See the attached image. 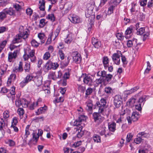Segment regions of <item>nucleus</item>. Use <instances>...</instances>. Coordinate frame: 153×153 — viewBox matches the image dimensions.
Listing matches in <instances>:
<instances>
[{"mask_svg": "<svg viewBox=\"0 0 153 153\" xmlns=\"http://www.w3.org/2000/svg\"><path fill=\"white\" fill-rule=\"evenodd\" d=\"M64 153H72L73 150L68 148H65L63 149Z\"/></svg>", "mask_w": 153, "mask_h": 153, "instance_id": "obj_44", "label": "nucleus"}, {"mask_svg": "<svg viewBox=\"0 0 153 153\" xmlns=\"http://www.w3.org/2000/svg\"><path fill=\"white\" fill-rule=\"evenodd\" d=\"M45 1L44 0H39V8L40 10L43 11L41 15V17H44L46 14L45 10Z\"/></svg>", "mask_w": 153, "mask_h": 153, "instance_id": "obj_9", "label": "nucleus"}, {"mask_svg": "<svg viewBox=\"0 0 153 153\" xmlns=\"http://www.w3.org/2000/svg\"><path fill=\"white\" fill-rule=\"evenodd\" d=\"M145 31L144 28L141 27L137 31V35H141L143 34Z\"/></svg>", "mask_w": 153, "mask_h": 153, "instance_id": "obj_45", "label": "nucleus"}, {"mask_svg": "<svg viewBox=\"0 0 153 153\" xmlns=\"http://www.w3.org/2000/svg\"><path fill=\"white\" fill-rule=\"evenodd\" d=\"M106 103V100L104 98L102 99L100 102H97L96 108L98 109L99 112L102 113L103 111Z\"/></svg>", "mask_w": 153, "mask_h": 153, "instance_id": "obj_4", "label": "nucleus"}, {"mask_svg": "<svg viewBox=\"0 0 153 153\" xmlns=\"http://www.w3.org/2000/svg\"><path fill=\"white\" fill-rule=\"evenodd\" d=\"M81 141H77V142H76L74 143L72 145V147H74L75 148H76L79 146L81 145Z\"/></svg>", "mask_w": 153, "mask_h": 153, "instance_id": "obj_55", "label": "nucleus"}, {"mask_svg": "<svg viewBox=\"0 0 153 153\" xmlns=\"http://www.w3.org/2000/svg\"><path fill=\"white\" fill-rule=\"evenodd\" d=\"M60 27H58L54 32V34H55V39L58 36L59 34V33L60 32Z\"/></svg>", "mask_w": 153, "mask_h": 153, "instance_id": "obj_47", "label": "nucleus"}, {"mask_svg": "<svg viewBox=\"0 0 153 153\" xmlns=\"http://www.w3.org/2000/svg\"><path fill=\"white\" fill-rule=\"evenodd\" d=\"M102 62L105 68H106L108 67L109 60L107 56H104L102 59Z\"/></svg>", "mask_w": 153, "mask_h": 153, "instance_id": "obj_23", "label": "nucleus"}, {"mask_svg": "<svg viewBox=\"0 0 153 153\" xmlns=\"http://www.w3.org/2000/svg\"><path fill=\"white\" fill-rule=\"evenodd\" d=\"M23 57L25 61H27L29 58V57L27 53V50L25 51V53L23 55Z\"/></svg>", "mask_w": 153, "mask_h": 153, "instance_id": "obj_49", "label": "nucleus"}, {"mask_svg": "<svg viewBox=\"0 0 153 153\" xmlns=\"http://www.w3.org/2000/svg\"><path fill=\"white\" fill-rule=\"evenodd\" d=\"M38 106V102H33L31 104L29 107V108L31 110H32L35 109Z\"/></svg>", "mask_w": 153, "mask_h": 153, "instance_id": "obj_40", "label": "nucleus"}, {"mask_svg": "<svg viewBox=\"0 0 153 153\" xmlns=\"http://www.w3.org/2000/svg\"><path fill=\"white\" fill-rule=\"evenodd\" d=\"M33 77L31 75H28L24 80L23 81V82L25 84L27 83L28 82L30 81L33 79Z\"/></svg>", "mask_w": 153, "mask_h": 153, "instance_id": "obj_25", "label": "nucleus"}, {"mask_svg": "<svg viewBox=\"0 0 153 153\" xmlns=\"http://www.w3.org/2000/svg\"><path fill=\"white\" fill-rule=\"evenodd\" d=\"M32 46L36 48L37 47L39 44L37 42L35 39H33L31 42Z\"/></svg>", "mask_w": 153, "mask_h": 153, "instance_id": "obj_39", "label": "nucleus"}, {"mask_svg": "<svg viewBox=\"0 0 153 153\" xmlns=\"http://www.w3.org/2000/svg\"><path fill=\"white\" fill-rule=\"evenodd\" d=\"M71 22L75 24L79 23L81 22V20L79 17L76 16H73L71 20Z\"/></svg>", "mask_w": 153, "mask_h": 153, "instance_id": "obj_21", "label": "nucleus"}, {"mask_svg": "<svg viewBox=\"0 0 153 153\" xmlns=\"http://www.w3.org/2000/svg\"><path fill=\"white\" fill-rule=\"evenodd\" d=\"M8 28L7 27H0V33H2L8 30Z\"/></svg>", "mask_w": 153, "mask_h": 153, "instance_id": "obj_60", "label": "nucleus"}, {"mask_svg": "<svg viewBox=\"0 0 153 153\" xmlns=\"http://www.w3.org/2000/svg\"><path fill=\"white\" fill-rule=\"evenodd\" d=\"M116 36L118 40H121L123 39L124 37L122 33H118L116 34Z\"/></svg>", "mask_w": 153, "mask_h": 153, "instance_id": "obj_41", "label": "nucleus"}, {"mask_svg": "<svg viewBox=\"0 0 153 153\" xmlns=\"http://www.w3.org/2000/svg\"><path fill=\"white\" fill-rule=\"evenodd\" d=\"M30 128V125H27L25 128V138H26L28 135L30 134V132L29 131Z\"/></svg>", "mask_w": 153, "mask_h": 153, "instance_id": "obj_36", "label": "nucleus"}, {"mask_svg": "<svg viewBox=\"0 0 153 153\" xmlns=\"http://www.w3.org/2000/svg\"><path fill=\"white\" fill-rule=\"evenodd\" d=\"M122 117H121V116H120L119 117H118L115 120L116 123L120 124L122 123Z\"/></svg>", "mask_w": 153, "mask_h": 153, "instance_id": "obj_64", "label": "nucleus"}, {"mask_svg": "<svg viewBox=\"0 0 153 153\" xmlns=\"http://www.w3.org/2000/svg\"><path fill=\"white\" fill-rule=\"evenodd\" d=\"M64 99L62 96L60 97L59 99L58 98H56L55 99L53 100V102L54 103L56 104V103L62 102L63 101Z\"/></svg>", "mask_w": 153, "mask_h": 153, "instance_id": "obj_33", "label": "nucleus"}, {"mask_svg": "<svg viewBox=\"0 0 153 153\" xmlns=\"http://www.w3.org/2000/svg\"><path fill=\"white\" fill-rule=\"evenodd\" d=\"M21 102L22 99H20L19 97L16 99L15 102V104L16 106L18 107H19L21 105H22V102Z\"/></svg>", "mask_w": 153, "mask_h": 153, "instance_id": "obj_29", "label": "nucleus"}, {"mask_svg": "<svg viewBox=\"0 0 153 153\" xmlns=\"http://www.w3.org/2000/svg\"><path fill=\"white\" fill-rule=\"evenodd\" d=\"M24 70L25 72H28L30 70V64L27 62H25V64L24 67Z\"/></svg>", "mask_w": 153, "mask_h": 153, "instance_id": "obj_31", "label": "nucleus"}, {"mask_svg": "<svg viewBox=\"0 0 153 153\" xmlns=\"http://www.w3.org/2000/svg\"><path fill=\"white\" fill-rule=\"evenodd\" d=\"M114 7V6L113 5L109 7L108 11V15H110L113 13Z\"/></svg>", "mask_w": 153, "mask_h": 153, "instance_id": "obj_48", "label": "nucleus"}, {"mask_svg": "<svg viewBox=\"0 0 153 153\" xmlns=\"http://www.w3.org/2000/svg\"><path fill=\"white\" fill-rule=\"evenodd\" d=\"M116 123L113 122L108 124L109 130L105 127L103 128L100 132V134L102 136H104V137L107 138L109 137L112 134L110 131L114 132L116 130Z\"/></svg>", "mask_w": 153, "mask_h": 153, "instance_id": "obj_1", "label": "nucleus"}, {"mask_svg": "<svg viewBox=\"0 0 153 153\" xmlns=\"http://www.w3.org/2000/svg\"><path fill=\"white\" fill-rule=\"evenodd\" d=\"M93 91L92 88H88L86 91L85 94L87 95H90L92 92Z\"/></svg>", "mask_w": 153, "mask_h": 153, "instance_id": "obj_51", "label": "nucleus"}, {"mask_svg": "<svg viewBox=\"0 0 153 153\" xmlns=\"http://www.w3.org/2000/svg\"><path fill=\"white\" fill-rule=\"evenodd\" d=\"M122 55L120 51H117L116 53L113 54L112 56L113 61L114 63L117 65H119L120 63V58Z\"/></svg>", "mask_w": 153, "mask_h": 153, "instance_id": "obj_5", "label": "nucleus"}, {"mask_svg": "<svg viewBox=\"0 0 153 153\" xmlns=\"http://www.w3.org/2000/svg\"><path fill=\"white\" fill-rule=\"evenodd\" d=\"M47 18L48 19L51 20L53 22H54L55 20V17L53 14H48Z\"/></svg>", "mask_w": 153, "mask_h": 153, "instance_id": "obj_38", "label": "nucleus"}, {"mask_svg": "<svg viewBox=\"0 0 153 153\" xmlns=\"http://www.w3.org/2000/svg\"><path fill=\"white\" fill-rule=\"evenodd\" d=\"M121 59L123 65H126L127 63V61L126 60V59L125 56H123L122 55L121 56Z\"/></svg>", "mask_w": 153, "mask_h": 153, "instance_id": "obj_63", "label": "nucleus"}, {"mask_svg": "<svg viewBox=\"0 0 153 153\" xmlns=\"http://www.w3.org/2000/svg\"><path fill=\"white\" fill-rule=\"evenodd\" d=\"M33 137L34 140H35L36 142H37L39 137L38 134L33 133Z\"/></svg>", "mask_w": 153, "mask_h": 153, "instance_id": "obj_56", "label": "nucleus"}, {"mask_svg": "<svg viewBox=\"0 0 153 153\" xmlns=\"http://www.w3.org/2000/svg\"><path fill=\"white\" fill-rule=\"evenodd\" d=\"M105 91L106 93L108 94L112 93L113 92L112 89L110 87L105 88Z\"/></svg>", "mask_w": 153, "mask_h": 153, "instance_id": "obj_53", "label": "nucleus"}, {"mask_svg": "<svg viewBox=\"0 0 153 153\" xmlns=\"http://www.w3.org/2000/svg\"><path fill=\"white\" fill-rule=\"evenodd\" d=\"M59 57L62 60H63L64 58L65 54L63 53L62 50L60 49L59 51Z\"/></svg>", "mask_w": 153, "mask_h": 153, "instance_id": "obj_50", "label": "nucleus"}, {"mask_svg": "<svg viewBox=\"0 0 153 153\" xmlns=\"http://www.w3.org/2000/svg\"><path fill=\"white\" fill-rule=\"evenodd\" d=\"M122 102L121 96H114V103L117 108H119Z\"/></svg>", "mask_w": 153, "mask_h": 153, "instance_id": "obj_11", "label": "nucleus"}, {"mask_svg": "<svg viewBox=\"0 0 153 153\" xmlns=\"http://www.w3.org/2000/svg\"><path fill=\"white\" fill-rule=\"evenodd\" d=\"M50 56V53L48 52H46L44 54L43 56V59H44L47 60Z\"/></svg>", "mask_w": 153, "mask_h": 153, "instance_id": "obj_58", "label": "nucleus"}, {"mask_svg": "<svg viewBox=\"0 0 153 153\" xmlns=\"http://www.w3.org/2000/svg\"><path fill=\"white\" fill-rule=\"evenodd\" d=\"M112 76V75L110 74H107L106 76L105 77V79L107 82H109L111 80Z\"/></svg>", "mask_w": 153, "mask_h": 153, "instance_id": "obj_54", "label": "nucleus"}, {"mask_svg": "<svg viewBox=\"0 0 153 153\" xmlns=\"http://www.w3.org/2000/svg\"><path fill=\"white\" fill-rule=\"evenodd\" d=\"M132 137L133 135L131 133H128L126 138V142L127 143L129 142L132 140Z\"/></svg>", "mask_w": 153, "mask_h": 153, "instance_id": "obj_37", "label": "nucleus"}, {"mask_svg": "<svg viewBox=\"0 0 153 153\" xmlns=\"http://www.w3.org/2000/svg\"><path fill=\"white\" fill-rule=\"evenodd\" d=\"M143 140L142 139V137L139 136L138 137L134 140V141L136 144H139L141 143Z\"/></svg>", "mask_w": 153, "mask_h": 153, "instance_id": "obj_46", "label": "nucleus"}, {"mask_svg": "<svg viewBox=\"0 0 153 153\" xmlns=\"http://www.w3.org/2000/svg\"><path fill=\"white\" fill-rule=\"evenodd\" d=\"M22 105L23 107L26 108L27 107L28 104L30 103V102L27 101L24 98L22 99Z\"/></svg>", "mask_w": 153, "mask_h": 153, "instance_id": "obj_27", "label": "nucleus"}, {"mask_svg": "<svg viewBox=\"0 0 153 153\" xmlns=\"http://www.w3.org/2000/svg\"><path fill=\"white\" fill-rule=\"evenodd\" d=\"M140 117V115L139 112L136 111H134L131 117L128 116L127 117L126 119L128 124H131L132 123V121L134 122L137 121Z\"/></svg>", "mask_w": 153, "mask_h": 153, "instance_id": "obj_3", "label": "nucleus"}, {"mask_svg": "<svg viewBox=\"0 0 153 153\" xmlns=\"http://www.w3.org/2000/svg\"><path fill=\"white\" fill-rule=\"evenodd\" d=\"M104 81V79L102 77H100L99 79H96V80L94 81L95 83V86H97L99 85L102 83Z\"/></svg>", "mask_w": 153, "mask_h": 153, "instance_id": "obj_26", "label": "nucleus"}, {"mask_svg": "<svg viewBox=\"0 0 153 153\" xmlns=\"http://www.w3.org/2000/svg\"><path fill=\"white\" fill-rule=\"evenodd\" d=\"M27 52L29 58L35 56V50H28L27 51Z\"/></svg>", "mask_w": 153, "mask_h": 153, "instance_id": "obj_35", "label": "nucleus"}, {"mask_svg": "<svg viewBox=\"0 0 153 153\" xmlns=\"http://www.w3.org/2000/svg\"><path fill=\"white\" fill-rule=\"evenodd\" d=\"M22 33H20L16 35L12 41L13 44H16L21 41V39L22 37Z\"/></svg>", "mask_w": 153, "mask_h": 153, "instance_id": "obj_19", "label": "nucleus"}, {"mask_svg": "<svg viewBox=\"0 0 153 153\" xmlns=\"http://www.w3.org/2000/svg\"><path fill=\"white\" fill-rule=\"evenodd\" d=\"M134 27L132 26H130L129 27H128L126 30L125 33L126 35H130L128 36H125V37L126 39H129L131 37V34H132L133 30Z\"/></svg>", "mask_w": 153, "mask_h": 153, "instance_id": "obj_16", "label": "nucleus"}, {"mask_svg": "<svg viewBox=\"0 0 153 153\" xmlns=\"http://www.w3.org/2000/svg\"><path fill=\"white\" fill-rule=\"evenodd\" d=\"M83 117L82 116L79 117L78 119L76 120L73 124L74 126H76L74 128L76 130V131L77 132V136L78 138L81 137L84 134V131L82 130V127L81 125L82 124L81 122L84 120L82 119Z\"/></svg>", "mask_w": 153, "mask_h": 153, "instance_id": "obj_2", "label": "nucleus"}, {"mask_svg": "<svg viewBox=\"0 0 153 153\" xmlns=\"http://www.w3.org/2000/svg\"><path fill=\"white\" fill-rule=\"evenodd\" d=\"M9 113L8 111H4L3 113V117H1L3 118L4 120H7V119L9 117Z\"/></svg>", "mask_w": 153, "mask_h": 153, "instance_id": "obj_34", "label": "nucleus"}, {"mask_svg": "<svg viewBox=\"0 0 153 153\" xmlns=\"http://www.w3.org/2000/svg\"><path fill=\"white\" fill-rule=\"evenodd\" d=\"M62 76V71H59L56 74V76L55 77L56 79L57 78H61Z\"/></svg>", "mask_w": 153, "mask_h": 153, "instance_id": "obj_59", "label": "nucleus"}, {"mask_svg": "<svg viewBox=\"0 0 153 153\" xmlns=\"http://www.w3.org/2000/svg\"><path fill=\"white\" fill-rule=\"evenodd\" d=\"M38 38L41 40L42 44L44 43L45 42V35L43 33H39L38 35Z\"/></svg>", "mask_w": 153, "mask_h": 153, "instance_id": "obj_28", "label": "nucleus"}, {"mask_svg": "<svg viewBox=\"0 0 153 153\" xmlns=\"http://www.w3.org/2000/svg\"><path fill=\"white\" fill-rule=\"evenodd\" d=\"M92 80L91 77L85 74V76L83 77V82L89 86L92 85Z\"/></svg>", "mask_w": 153, "mask_h": 153, "instance_id": "obj_13", "label": "nucleus"}, {"mask_svg": "<svg viewBox=\"0 0 153 153\" xmlns=\"http://www.w3.org/2000/svg\"><path fill=\"white\" fill-rule=\"evenodd\" d=\"M7 41L4 40L0 44V47H1V49L0 51H2L4 48L5 47V45L7 44Z\"/></svg>", "mask_w": 153, "mask_h": 153, "instance_id": "obj_57", "label": "nucleus"}, {"mask_svg": "<svg viewBox=\"0 0 153 153\" xmlns=\"http://www.w3.org/2000/svg\"><path fill=\"white\" fill-rule=\"evenodd\" d=\"M8 65L6 64L2 65L1 66V69L0 71V74L1 75H3L6 72Z\"/></svg>", "mask_w": 153, "mask_h": 153, "instance_id": "obj_24", "label": "nucleus"}, {"mask_svg": "<svg viewBox=\"0 0 153 153\" xmlns=\"http://www.w3.org/2000/svg\"><path fill=\"white\" fill-rule=\"evenodd\" d=\"M23 62L20 61L19 62V66L15 67L13 69V71L14 72H22L24 69L23 67Z\"/></svg>", "mask_w": 153, "mask_h": 153, "instance_id": "obj_14", "label": "nucleus"}, {"mask_svg": "<svg viewBox=\"0 0 153 153\" xmlns=\"http://www.w3.org/2000/svg\"><path fill=\"white\" fill-rule=\"evenodd\" d=\"M46 65L48 67L50 66V68L53 69H56L59 67V64L57 63H53L51 61L49 60L46 63Z\"/></svg>", "mask_w": 153, "mask_h": 153, "instance_id": "obj_18", "label": "nucleus"}, {"mask_svg": "<svg viewBox=\"0 0 153 153\" xmlns=\"http://www.w3.org/2000/svg\"><path fill=\"white\" fill-rule=\"evenodd\" d=\"M17 112L21 118H22L23 115L24 114V111L22 108H19L17 110Z\"/></svg>", "mask_w": 153, "mask_h": 153, "instance_id": "obj_30", "label": "nucleus"}, {"mask_svg": "<svg viewBox=\"0 0 153 153\" xmlns=\"http://www.w3.org/2000/svg\"><path fill=\"white\" fill-rule=\"evenodd\" d=\"M33 81L37 86H39L42 84V76H37L34 77Z\"/></svg>", "mask_w": 153, "mask_h": 153, "instance_id": "obj_15", "label": "nucleus"}, {"mask_svg": "<svg viewBox=\"0 0 153 153\" xmlns=\"http://www.w3.org/2000/svg\"><path fill=\"white\" fill-rule=\"evenodd\" d=\"M7 120H4L1 117H0V130L4 133L8 129Z\"/></svg>", "mask_w": 153, "mask_h": 153, "instance_id": "obj_6", "label": "nucleus"}, {"mask_svg": "<svg viewBox=\"0 0 153 153\" xmlns=\"http://www.w3.org/2000/svg\"><path fill=\"white\" fill-rule=\"evenodd\" d=\"M73 40L72 35L70 33L68 35L66 38L65 39V42L67 44H70Z\"/></svg>", "mask_w": 153, "mask_h": 153, "instance_id": "obj_22", "label": "nucleus"}, {"mask_svg": "<svg viewBox=\"0 0 153 153\" xmlns=\"http://www.w3.org/2000/svg\"><path fill=\"white\" fill-rule=\"evenodd\" d=\"M47 109V107L46 105H44L43 107H41L37 110L36 112V114L37 115L44 113Z\"/></svg>", "mask_w": 153, "mask_h": 153, "instance_id": "obj_20", "label": "nucleus"}, {"mask_svg": "<svg viewBox=\"0 0 153 153\" xmlns=\"http://www.w3.org/2000/svg\"><path fill=\"white\" fill-rule=\"evenodd\" d=\"M78 90L81 91L82 93H84L85 92V87L81 85H79L78 86Z\"/></svg>", "mask_w": 153, "mask_h": 153, "instance_id": "obj_61", "label": "nucleus"}, {"mask_svg": "<svg viewBox=\"0 0 153 153\" xmlns=\"http://www.w3.org/2000/svg\"><path fill=\"white\" fill-rule=\"evenodd\" d=\"M91 42L95 48L98 49L100 48L101 45V42L98 39L94 37L92 38Z\"/></svg>", "mask_w": 153, "mask_h": 153, "instance_id": "obj_10", "label": "nucleus"}, {"mask_svg": "<svg viewBox=\"0 0 153 153\" xmlns=\"http://www.w3.org/2000/svg\"><path fill=\"white\" fill-rule=\"evenodd\" d=\"M73 61L76 64H79L82 60L81 55L77 52H74L72 53Z\"/></svg>", "mask_w": 153, "mask_h": 153, "instance_id": "obj_8", "label": "nucleus"}, {"mask_svg": "<svg viewBox=\"0 0 153 153\" xmlns=\"http://www.w3.org/2000/svg\"><path fill=\"white\" fill-rule=\"evenodd\" d=\"M17 50L15 51L13 53L10 52L8 55V61L10 62L12 61L13 59H15L17 57V54L18 53Z\"/></svg>", "mask_w": 153, "mask_h": 153, "instance_id": "obj_12", "label": "nucleus"}, {"mask_svg": "<svg viewBox=\"0 0 153 153\" xmlns=\"http://www.w3.org/2000/svg\"><path fill=\"white\" fill-rule=\"evenodd\" d=\"M45 19H41L39 22V27H43L45 25Z\"/></svg>", "mask_w": 153, "mask_h": 153, "instance_id": "obj_43", "label": "nucleus"}, {"mask_svg": "<svg viewBox=\"0 0 153 153\" xmlns=\"http://www.w3.org/2000/svg\"><path fill=\"white\" fill-rule=\"evenodd\" d=\"M93 138L95 142L99 143L100 142V137L98 135L95 134L93 136Z\"/></svg>", "mask_w": 153, "mask_h": 153, "instance_id": "obj_32", "label": "nucleus"}, {"mask_svg": "<svg viewBox=\"0 0 153 153\" xmlns=\"http://www.w3.org/2000/svg\"><path fill=\"white\" fill-rule=\"evenodd\" d=\"M99 113H100L94 112L93 114V118L94 121L98 123H101L104 120V117Z\"/></svg>", "mask_w": 153, "mask_h": 153, "instance_id": "obj_7", "label": "nucleus"}, {"mask_svg": "<svg viewBox=\"0 0 153 153\" xmlns=\"http://www.w3.org/2000/svg\"><path fill=\"white\" fill-rule=\"evenodd\" d=\"M86 106L85 107L86 110L89 113L92 114V113L93 104L91 101H88L86 103Z\"/></svg>", "mask_w": 153, "mask_h": 153, "instance_id": "obj_17", "label": "nucleus"}, {"mask_svg": "<svg viewBox=\"0 0 153 153\" xmlns=\"http://www.w3.org/2000/svg\"><path fill=\"white\" fill-rule=\"evenodd\" d=\"M138 135L139 136H140V137H147L148 136V134L146 133L145 132H140L138 134Z\"/></svg>", "mask_w": 153, "mask_h": 153, "instance_id": "obj_52", "label": "nucleus"}, {"mask_svg": "<svg viewBox=\"0 0 153 153\" xmlns=\"http://www.w3.org/2000/svg\"><path fill=\"white\" fill-rule=\"evenodd\" d=\"M5 12L7 14H9L10 16L13 15L15 13L14 11L11 8H10L9 10L5 11Z\"/></svg>", "mask_w": 153, "mask_h": 153, "instance_id": "obj_42", "label": "nucleus"}, {"mask_svg": "<svg viewBox=\"0 0 153 153\" xmlns=\"http://www.w3.org/2000/svg\"><path fill=\"white\" fill-rule=\"evenodd\" d=\"M26 13L27 15L31 16L33 13V10L30 8H28L26 10Z\"/></svg>", "mask_w": 153, "mask_h": 153, "instance_id": "obj_62", "label": "nucleus"}]
</instances>
